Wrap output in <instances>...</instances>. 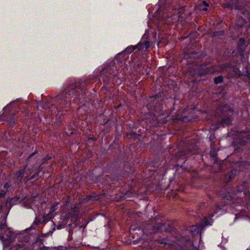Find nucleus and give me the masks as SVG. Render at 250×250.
<instances>
[{"mask_svg":"<svg viewBox=\"0 0 250 250\" xmlns=\"http://www.w3.org/2000/svg\"><path fill=\"white\" fill-rule=\"evenodd\" d=\"M15 236L16 234L14 232L10 229H7L4 231V234L0 235V239L5 243V245H8L9 242L14 240Z\"/></svg>","mask_w":250,"mask_h":250,"instance_id":"1","label":"nucleus"},{"mask_svg":"<svg viewBox=\"0 0 250 250\" xmlns=\"http://www.w3.org/2000/svg\"><path fill=\"white\" fill-rule=\"evenodd\" d=\"M228 115L229 117L223 118L221 121L217 123V125H212L211 126V128L215 130L217 129L221 126H224L225 125H228L230 124L232 121V118L230 117L229 114H228Z\"/></svg>","mask_w":250,"mask_h":250,"instance_id":"2","label":"nucleus"},{"mask_svg":"<svg viewBox=\"0 0 250 250\" xmlns=\"http://www.w3.org/2000/svg\"><path fill=\"white\" fill-rule=\"evenodd\" d=\"M248 184L245 182L243 184L240 185L238 187V192L241 193L243 192V195L244 196L248 197L250 196V192L248 189Z\"/></svg>","mask_w":250,"mask_h":250,"instance_id":"3","label":"nucleus"},{"mask_svg":"<svg viewBox=\"0 0 250 250\" xmlns=\"http://www.w3.org/2000/svg\"><path fill=\"white\" fill-rule=\"evenodd\" d=\"M148 229H151L152 228L153 229L152 231L149 232V233H152L155 232H157L158 231H166V229L165 228V225L163 224H157V226L152 227V226H148Z\"/></svg>","mask_w":250,"mask_h":250,"instance_id":"4","label":"nucleus"},{"mask_svg":"<svg viewBox=\"0 0 250 250\" xmlns=\"http://www.w3.org/2000/svg\"><path fill=\"white\" fill-rule=\"evenodd\" d=\"M149 42L147 41H145L144 42H140L136 45L137 49L142 50H146L149 47Z\"/></svg>","mask_w":250,"mask_h":250,"instance_id":"5","label":"nucleus"},{"mask_svg":"<svg viewBox=\"0 0 250 250\" xmlns=\"http://www.w3.org/2000/svg\"><path fill=\"white\" fill-rule=\"evenodd\" d=\"M54 216V214L53 213H52L51 212H49L48 213L43 216L42 219V222L45 223L48 222L49 220L53 218Z\"/></svg>","mask_w":250,"mask_h":250,"instance_id":"6","label":"nucleus"},{"mask_svg":"<svg viewBox=\"0 0 250 250\" xmlns=\"http://www.w3.org/2000/svg\"><path fill=\"white\" fill-rule=\"evenodd\" d=\"M9 187V185L8 183H6L4 186V189L1 190L0 192V197L3 198L5 196L6 191H7L8 188Z\"/></svg>","mask_w":250,"mask_h":250,"instance_id":"7","label":"nucleus"},{"mask_svg":"<svg viewBox=\"0 0 250 250\" xmlns=\"http://www.w3.org/2000/svg\"><path fill=\"white\" fill-rule=\"evenodd\" d=\"M222 111L224 112H226L229 111L230 113H231L232 112V110L231 107L229 105H228L227 104L224 105L222 107Z\"/></svg>","mask_w":250,"mask_h":250,"instance_id":"8","label":"nucleus"},{"mask_svg":"<svg viewBox=\"0 0 250 250\" xmlns=\"http://www.w3.org/2000/svg\"><path fill=\"white\" fill-rule=\"evenodd\" d=\"M24 173V169H21V170L19 171L18 172L17 178L19 180H21L22 179V178H23Z\"/></svg>","mask_w":250,"mask_h":250,"instance_id":"9","label":"nucleus"},{"mask_svg":"<svg viewBox=\"0 0 250 250\" xmlns=\"http://www.w3.org/2000/svg\"><path fill=\"white\" fill-rule=\"evenodd\" d=\"M136 49H137L136 46H128L125 49V52L128 53H130L132 52L134 50H135Z\"/></svg>","mask_w":250,"mask_h":250,"instance_id":"10","label":"nucleus"},{"mask_svg":"<svg viewBox=\"0 0 250 250\" xmlns=\"http://www.w3.org/2000/svg\"><path fill=\"white\" fill-rule=\"evenodd\" d=\"M243 137L245 139V141L250 140V132H245L243 135Z\"/></svg>","mask_w":250,"mask_h":250,"instance_id":"11","label":"nucleus"},{"mask_svg":"<svg viewBox=\"0 0 250 250\" xmlns=\"http://www.w3.org/2000/svg\"><path fill=\"white\" fill-rule=\"evenodd\" d=\"M24 250V249L23 248V247L20 245L14 246L10 249V250Z\"/></svg>","mask_w":250,"mask_h":250,"instance_id":"12","label":"nucleus"},{"mask_svg":"<svg viewBox=\"0 0 250 250\" xmlns=\"http://www.w3.org/2000/svg\"><path fill=\"white\" fill-rule=\"evenodd\" d=\"M203 5L205 6V7H203L202 5H200V10H207V7L208 6V4L205 1H204L203 2Z\"/></svg>","mask_w":250,"mask_h":250,"instance_id":"13","label":"nucleus"},{"mask_svg":"<svg viewBox=\"0 0 250 250\" xmlns=\"http://www.w3.org/2000/svg\"><path fill=\"white\" fill-rule=\"evenodd\" d=\"M223 78L221 76L215 77L214 78V82L216 84L221 83L222 81Z\"/></svg>","mask_w":250,"mask_h":250,"instance_id":"14","label":"nucleus"},{"mask_svg":"<svg viewBox=\"0 0 250 250\" xmlns=\"http://www.w3.org/2000/svg\"><path fill=\"white\" fill-rule=\"evenodd\" d=\"M236 76H242L243 75V73L239 69H235V70Z\"/></svg>","mask_w":250,"mask_h":250,"instance_id":"15","label":"nucleus"},{"mask_svg":"<svg viewBox=\"0 0 250 250\" xmlns=\"http://www.w3.org/2000/svg\"><path fill=\"white\" fill-rule=\"evenodd\" d=\"M58 203H56L53 206H52L50 208V210L49 212H51L52 213H53V212L56 210V207L58 205Z\"/></svg>","mask_w":250,"mask_h":250,"instance_id":"16","label":"nucleus"},{"mask_svg":"<svg viewBox=\"0 0 250 250\" xmlns=\"http://www.w3.org/2000/svg\"><path fill=\"white\" fill-rule=\"evenodd\" d=\"M44 222H42V219H38L37 218L36 219L35 221H34V223L36 225H39L40 224L43 223Z\"/></svg>","mask_w":250,"mask_h":250,"instance_id":"17","label":"nucleus"},{"mask_svg":"<svg viewBox=\"0 0 250 250\" xmlns=\"http://www.w3.org/2000/svg\"><path fill=\"white\" fill-rule=\"evenodd\" d=\"M97 199L95 197H93L92 196H89L86 198L87 201H95L97 200Z\"/></svg>","mask_w":250,"mask_h":250,"instance_id":"18","label":"nucleus"},{"mask_svg":"<svg viewBox=\"0 0 250 250\" xmlns=\"http://www.w3.org/2000/svg\"><path fill=\"white\" fill-rule=\"evenodd\" d=\"M6 228V225L4 223H3V224L1 223L0 226V229L2 230H4V231H5V230L7 229Z\"/></svg>","mask_w":250,"mask_h":250,"instance_id":"19","label":"nucleus"},{"mask_svg":"<svg viewBox=\"0 0 250 250\" xmlns=\"http://www.w3.org/2000/svg\"><path fill=\"white\" fill-rule=\"evenodd\" d=\"M161 110V106L159 105L158 107H156L154 108V111L156 112H159Z\"/></svg>","mask_w":250,"mask_h":250,"instance_id":"20","label":"nucleus"},{"mask_svg":"<svg viewBox=\"0 0 250 250\" xmlns=\"http://www.w3.org/2000/svg\"><path fill=\"white\" fill-rule=\"evenodd\" d=\"M190 57H191L190 56V55L188 53L185 55V58H186V59H188V58H189Z\"/></svg>","mask_w":250,"mask_h":250,"instance_id":"21","label":"nucleus"},{"mask_svg":"<svg viewBox=\"0 0 250 250\" xmlns=\"http://www.w3.org/2000/svg\"><path fill=\"white\" fill-rule=\"evenodd\" d=\"M225 7H230V8L231 7H230V5H229V4H225Z\"/></svg>","mask_w":250,"mask_h":250,"instance_id":"22","label":"nucleus"},{"mask_svg":"<svg viewBox=\"0 0 250 250\" xmlns=\"http://www.w3.org/2000/svg\"><path fill=\"white\" fill-rule=\"evenodd\" d=\"M66 101V100L65 99H63L62 100V102H61V104H63V103H64V104H65Z\"/></svg>","mask_w":250,"mask_h":250,"instance_id":"23","label":"nucleus"},{"mask_svg":"<svg viewBox=\"0 0 250 250\" xmlns=\"http://www.w3.org/2000/svg\"><path fill=\"white\" fill-rule=\"evenodd\" d=\"M51 224H52V226L53 227V230H54L55 229L54 224L53 223H51Z\"/></svg>","mask_w":250,"mask_h":250,"instance_id":"24","label":"nucleus"},{"mask_svg":"<svg viewBox=\"0 0 250 250\" xmlns=\"http://www.w3.org/2000/svg\"><path fill=\"white\" fill-rule=\"evenodd\" d=\"M197 74H200V73H197ZM196 74V73H192V75H195Z\"/></svg>","mask_w":250,"mask_h":250,"instance_id":"25","label":"nucleus"},{"mask_svg":"<svg viewBox=\"0 0 250 250\" xmlns=\"http://www.w3.org/2000/svg\"><path fill=\"white\" fill-rule=\"evenodd\" d=\"M35 177V175H33L30 179H33Z\"/></svg>","mask_w":250,"mask_h":250,"instance_id":"26","label":"nucleus"},{"mask_svg":"<svg viewBox=\"0 0 250 250\" xmlns=\"http://www.w3.org/2000/svg\"><path fill=\"white\" fill-rule=\"evenodd\" d=\"M217 208H219V209H222L221 208H220L219 206H218Z\"/></svg>","mask_w":250,"mask_h":250,"instance_id":"27","label":"nucleus"},{"mask_svg":"<svg viewBox=\"0 0 250 250\" xmlns=\"http://www.w3.org/2000/svg\"><path fill=\"white\" fill-rule=\"evenodd\" d=\"M65 99H67V100H69V99H70V98L69 97H66Z\"/></svg>","mask_w":250,"mask_h":250,"instance_id":"28","label":"nucleus"},{"mask_svg":"<svg viewBox=\"0 0 250 250\" xmlns=\"http://www.w3.org/2000/svg\"><path fill=\"white\" fill-rule=\"evenodd\" d=\"M34 154H35V153H33L32 154H31V155H30V156H29V157H31V156H33Z\"/></svg>","mask_w":250,"mask_h":250,"instance_id":"29","label":"nucleus"},{"mask_svg":"<svg viewBox=\"0 0 250 250\" xmlns=\"http://www.w3.org/2000/svg\"><path fill=\"white\" fill-rule=\"evenodd\" d=\"M49 158H46V160H49Z\"/></svg>","mask_w":250,"mask_h":250,"instance_id":"30","label":"nucleus"}]
</instances>
